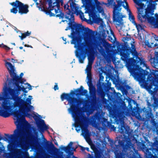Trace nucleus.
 I'll return each instance as SVG.
<instances>
[{"instance_id":"obj_1","label":"nucleus","mask_w":158,"mask_h":158,"mask_svg":"<svg viewBox=\"0 0 158 158\" xmlns=\"http://www.w3.org/2000/svg\"><path fill=\"white\" fill-rule=\"evenodd\" d=\"M131 45L130 47L127 42L121 45L120 51L121 59L134 78L142 84L149 93L153 94L158 90V73H149L140 66L147 67V64L143 59L138 56L135 45L131 43Z\"/></svg>"},{"instance_id":"obj_2","label":"nucleus","mask_w":158,"mask_h":158,"mask_svg":"<svg viewBox=\"0 0 158 158\" xmlns=\"http://www.w3.org/2000/svg\"><path fill=\"white\" fill-rule=\"evenodd\" d=\"M71 95L70 92L69 93H63L60 96L61 99L62 101L65 99L66 100L70 106L72 115L76 123L74 127L76 128V131L78 132L80 131V128L77 129V128L79 127L81 130L82 133L87 136L89 132V131L86 126L87 119L85 115L81 114L80 106L83 104L84 106L87 107L88 106V101L82 98H78Z\"/></svg>"},{"instance_id":"obj_3","label":"nucleus","mask_w":158,"mask_h":158,"mask_svg":"<svg viewBox=\"0 0 158 158\" xmlns=\"http://www.w3.org/2000/svg\"><path fill=\"white\" fill-rule=\"evenodd\" d=\"M15 92L14 89L12 88L2 94L8 99L2 102V108L0 106V116L5 118L8 117L10 116L8 113L9 111L14 109L15 107L16 108H20L23 101V99L22 98L23 95H17Z\"/></svg>"},{"instance_id":"obj_4","label":"nucleus","mask_w":158,"mask_h":158,"mask_svg":"<svg viewBox=\"0 0 158 158\" xmlns=\"http://www.w3.org/2000/svg\"><path fill=\"white\" fill-rule=\"evenodd\" d=\"M74 26L77 31L75 37L77 38L76 40H75L74 44V47L77 48L79 50V51L76 52L75 55L78 59L79 62L83 63L85 57L84 49L85 45L84 43H81V38L82 36L85 39L91 38L92 36L93 31L88 27H85L79 24L78 25Z\"/></svg>"},{"instance_id":"obj_5","label":"nucleus","mask_w":158,"mask_h":158,"mask_svg":"<svg viewBox=\"0 0 158 158\" xmlns=\"http://www.w3.org/2000/svg\"><path fill=\"white\" fill-rule=\"evenodd\" d=\"M107 3L103 4L106 5H108V6L113 4V20L114 22L115 23L117 27H119L123 25V18L124 17V16L121 13L122 6L129 12V19L131 21L132 23L135 22V18L134 15H132L130 10L129 9L128 3L127 1H122L121 0H116L117 4H116L114 0H107Z\"/></svg>"},{"instance_id":"obj_6","label":"nucleus","mask_w":158,"mask_h":158,"mask_svg":"<svg viewBox=\"0 0 158 158\" xmlns=\"http://www.w3.org/2000/svg\"><path fill=\"white\" fill-rule=\"evenodd\" d=\"M36 117H33L35 122V124L36 126L37 130L42 135V138L37 133L35 134V139L33 140L35 142L41 149H43L47 147V158H49V140L47 141L44 138L43 133L45 131L49 129L47 126L44 121L42 119L41 116L36 113Z\"/></svg>"},{"instance_id":"obj_7","label":"nucleus","mask_w":158,"mask_h":158,"mask_svg":"<svg viewBox=\"0 0 158 158\" xmlns=\"http://www.w3.org/2000/svg\"><path fill=\"white\" fill-rule=\"evenodd\" d=\"M28 97L29 98H27L25 97L23 98V101L21 105L20 106L19 109L18 108H16L13 113V116L16 118V120L14 123L16 127V128L15 130L14 133L18 131L21 136L23 134L22 127L23 123L20 118V117L22 114L25 115L26 117L29 118H31L32 116L31 114L30 113H27V112L29 110V109L25 105V104H26L27 106L31 104L32 97L31 95L29 96Z\"/></svg>"},{"instance_id":"obj_8","label":"nucleus","mask_w":158,"mask_h":158,"mask_svg":"<svg viewBox=\"0 0 158 158\" xmlns=\"http://www.w3.org/2000/svg\"><path fill=\"white\" fill-rule=\"evenodd\" d=\"M134 2L138 6L137 7V10L140 11L144 9L147 13H150L151 15H154L157 4L153 0H134Z\"/></svg>"},{"instance_id":"obj_9","label":"nucleus","mask_w":158,"mask_h":158,"mask_svg":"<svg viewBox=\"0 0 158 158\" xmlns=\"http://www.w3.org/2000/svg\"><path fill=\"white\" fill-rule=\"evenodd\" d=\"M113 118H114L115 122L118 127L119 132L122 134L127 135L129 136L131 134V132L130 130V127L127 125H125V122L123 119V117L121 113H113L112 114Z\"/></svg>"},{"instance_id":"obj_10","label":"nucleus","mask_w":158,"mask_h":158,"mask_svg":"<svg viewBox=\"0 0 158 158\" xmlns=\"http://www.w3.org/2000/svg\"><path fill=\"white\" fill-rule=\"evenodd\" d=\"M7 149L10 152H4L2 156V158H13V156L16 158H24V157L29 156L28 152L23 151L20 149L16 148L13 152L14 147L12 144H9L7 146Z\"/></svg>"},{"instance_id":"obj_11","label":"nucleus","mask_w":158,"mask_h":158,"mask_svg":"<svg viewBox=\"0 0 158 158\" xmlns=\"http://www.w3.org/2000/svg\"><path fill=\"white\" fill-rule=\"evenodd\" d=\"M4 61L5 62V66L8 71L11 78H9L8 74L6 75L7 79L4 84L2 94L12 88L15 82L11 74V72H14V71H15L14 66L11 63L8 62L6 60H5Z\"/></svg>"},{"instance_id":"obj_12","label":"nucleus","mask_w":158,"mask_h":158,"mask_svg":"<svg viewBox=\"0 0 158 158\" xmlns=\"http://www.w3.org/2000/svg\"><path fill=\"white\" fill-rule=\"evenodd\" d=\"M63 0H58L56 3L55 5H53V7L51 9V15L50 16H55L59 18L60 19L64 18V13L62 11L60 8V4L62 6L63 5Z\"/></svg>"},{"instance_id":"obj_13","label":"nucleus","mask_w":158,"mask_h":158,"mask_svg":"<svg viewBox=\"0 0 158 158\" xmlns=\"http://www.w3.org/2000/svg\"><path fill=\"white\" fill-rule=\"evenodd\" d=\"M87 77L88 80L87 82L89 87V93L90 97L91 98V101L93 103H95L97 101L96 96V89L95 86L92 83V75L91 72L87 73Z\"/></svg>"},{"instance_id":"obj_14","label":"nucleus","mask_w":158,"mask_h":158,"mask_svg":"<svg viewBox=\"0 0 158 158\" xmlns=\"http://www.w3.org/2000/svg\"><path fill=\"white\" fill-rule=\"evenodd\" d=\"M66 19L69 20V23H68L69 26L67 27L65 29V30L67 31L69 28H71L72 30V32L71 33V35H69V37L72 39V40L71 41V44H74L75 40L77 39V37H75L76 36V29L75 26L74 25H78V24H73V22L74 21V18H65Z\"/></svg>"},{"instance_id":"obj_15","label":"nucleus","mask_w":158,"mask_h":158,"mask_svg":"<svg viewBox=\"0 0 158 158\" xmlns=\"http://www.w3.org/2000/svg\"><path fill=\"white\" fill-rule=\"evenodd\" d=\"M118 143L119 145L121 146L123 148L121 152H123L126 154L124 156V158H139L136 156L134 154L132 156H130L129 155V151L130 150L129 149V146L127 144V142L124 139L121 140L119 139L118 141Z\"/></svg>"},{"instance_id":"obj_16","label":"nucleus","mask_w":158,"mask_h":158,"mask_svg":"<svg viewBox=\"0 0 158 158\" xmlns=\"http://www.w3.org/2000/svg\"><path fill=\"white\" fill-rule=\"evenodd\" d=\"M91 122L94 124H103V123H106L107 119L102 118V115L99 112H97L93 116L90 117Z\"/></svg>"},{"instance_id":"obj_17","label":"nucleus","mask_w":158,"mask_h":158,"mask_svg":"<svg viewBox=\"0 0 158 158\" xmlns=\"http://www.w3.org/2000/svg\"><path fill=\"white\" fill-rule=\"evenodd\" d=\"M143 111L145 113V117L147 121H150L157 130L158 124L155 121L154 116L152 112L151 109L149 110L144 108L143 109Z\"/></svg>"},{"instance_id":"obj_18","label":"nucleus","mask_w":158,"mask_h":158,"mask_svg":"<svg viewBox=\"0 0 158 158\" xmlns=\"http://www.w3.org/2000/svg\"><path fill=\"white\" fill-rule=\"evenodd\" d=\"M107 86L104 83H103L101 85V83H99L98 85L97 93L98 95L102 99H104L106 94L105 91L107 89Z\"/></svg>"},{"instance_id":"obj_19","label":"nucleus","mask_w":158,"mask_h":158,"mask_svg":"<svg viewBox=\"0 0 158 158\" xmlns=\"http://www.w3.org/2000/svg\"><path fill=\"white\" fill-rule=\"evenodd\" d=\"M40 4L36 2V6L39 8V10L41 11L44 12L47 15H49V8H48L47 4H45V2L42 0L40 1Z\"/></svg>"},{"instance_id":"obj_20","label":"nucleus","mask_w":158,"mask_h":158,"mask_svg":"<svg viewBox=\"0 0 158 158\" xmlns=\"http://www.w3.org/2000/svg\"><path fill=\"white\" fill-rule=\"evenodd\" d=\"M88 91L86 89H84L82 86H80L79 88L75 90V91L72 90L70 92V94L72 96L76 95L77 96H86L87 95Z\"/></svg>"},{"instance_id":"obj_21","label":"nucleus","mask_w":158,"mask_h":158,"mask_svg":"<svg viewBox=\"0 0 158 158\" xmlns=\"http://www.w3.org/2000/svg\"><path fill=\"white\" fill-rule=\"evenodd\" d=\"M18 3L19 13L20 15L25 14L29 12L28 9L29 6L27 5H24L19 1L16 0V2Z\"/></svg>"},{"instance_id":"obj_22","label":"nucleus","mask_w":158,"mask_h":158,"mask_svg":"<svg viewBox=\"0 0 158 158\" xmlns=\"http://www.w3.org/2000/svg\"><path fill=\"white\" fill-rule=\"evenodd\" d=\"M144 10V9L143 10L141 9L140 11L138 10L137 19L141 23L146 21L147 20H148L149 14L150 15V13H147L146 11L145 10V14L143 15V14Z\"/></svg>"},{"instance_id":"obj_23","label":"nucleus","mask_w":158,"mask_h":158,"mask_svg":"<svg viewBox=\"0 0 158 158\" xmlns=\"http://www.w3.org/2000/svg\"><path fill=\"white\" fill-rule=\"evenodd\" d=\"M27 88V87L25 88L22 85H14L12 87V88L14 89V91L17 95L20 94L21 91L23 92L24 93H27L28 91L26 90Z\"/></svg>"},{"instance_id":"obj_24","label":"nucleus","mask_w":158,"mask_h":158,"mask_svg":"<svg viewBox=\"0 0 158 158\" xmlns=\"http://www.w3.org/2000/svg\"><path fill=\"white\" fill-rule=\"evenodd\" d=\"M62 151H60L59 149L56 148L52 143V140H50V154L51 153L53 154L54 158H57L58 154H60Z\"/></svg>"},{"instance_id":"obj_25","label":"nucleus","mask_w":158,"mask_h":158,"mask_svg":"<svg viewBox=\"0 0 158 158\" xmlns=\"http://www.w3.org/2000/svg\"><path fill=\"white\" fill-rule=\"evenodd\" d=\"M147 45L149 48L155 47L158 48V36L155 35L153 38H152L149 42L148 43Z\"/></svg>"},{"instance_id":"obj_26","label":"nucleus","mask_w":158,"mask_h":158,"mask_svg":"<svg viewBox=\"0 0 158 158\" xmlns=\"http://www.w3.org/2000/svg\"><path fill=\"white\" fill-rule=\"evenodd\" d=\"M64 7L65 12L64 18L73 19V18H74V15H73V13L71 12L70 9L69 8V6L68 3L64 5Z\"/></svg>"},{"instance_id":"obj_27","label":"nucleus","mask_w":158,"mask_h":158,"mask_svg":"<svg viewBox=\"0 0 158 158\" xmlns=\"http://www.w3.org/2000/svg\"><path fill=\"white\" fill-rule=\"evenodd\" d=\"M83 4L85 5V7L86 9L91 7L92 9L95 8V6L93 0H82Z\"/></svg>"},{"instance_id":"obj_28","label":"nucleus","mask_w":158,"mask_h":158,"mask_svg":"<svg viewBox=\"0 0 158 158\" xmlns=\"http://www.w3.org/2000/svg\"><path fill=\"white\" fill-rule=\"evenodd\" d=\"M71 12L73 13V15H74V14H76L77 12H78L79 10L78 9L79 8L77 4L73 1L69 2Z\"/></svg>"},{"instance_id":"obj_29","label":"nucleus","mask_w":158,"mask_h":158,"mask_svg":"<svg viewBox=\"0 0 158 158\" xmlns=\"http://www.w3.org/2000/svg\"><path fill=\"white\" fill-rule=\"evenodd\" d=\"M155 152L154 150V148L152 147L149 149H147L145 153L146 158H154L153 153H154Z\"/></svg>"},{"instance_id":"obj_30","label":"nucleus","mask_w":158,"mask_h":158,"mask_svg":"<svg viewBox=\"0 0 158 158\" xmlns=\"http://www.w3.org/2000/svg\"><path fill=\"white\" fill-rule=\"evenodd\" d=\"M15 71H14V72H11V76L15 81H16V82L18 83H19V79H21L22 78L24 74L23 73H21L20 75V76H19L15 73Z\"/></svg>"},{"instance_id":"obj_31","label":"nucleus","mask_w":158,"mask_h":158,"mask_svg":"<svg viewBox=\"0 0 158 158\" xmlns=\"http://www.w3.org/2000/svg\"><path fill=\"white\" fill-rule=\"evenodd\" d=\"M94 152V157L89 154L88 158H102V153L100 150L96 149Z\"/></svg>"},{"instance_id":"obj_32","label":"nucleus","mask_w":158,"mask_h":158,"mask_svg":"<svg viewBox=\"0 0 158 158\" xmlns=\"http://www.w3.org/2000/svg\"><path fill=\"white\" fill-rule=\"evenodd\" d=\"M10 4L13 6V7L10 10V12L16 14L18 12L17 9L18 8V3L16 2V0L15 2L10 3Z\"/></svg>"},{"instance_id":"obj_33","label":"nucleus","mask_w":158,"mask_h":158,"mask_svg":"<svg viewBox=\"0 0 158 158\" xmlns=\"http://www.w3.org/2000/svg\"><path fill=\"white\" fill-rule=\"evenodd\" d=\"M152 16L149 15L148 19V22L151 24L154 25L156 27H158L157 24H156L155 18Z\"/></svg>"},{"instance_id":"obj_34","label":"nucleus","mask_w":158,"mask_h":158,"mask_svg":"<svg viewBox=\"0 0 158 158\" xmlns=\"http://www.w3.org/2000/svg\"><path fill=\"white\" fill-rule=\"evenodd\" d=\"M115 158H124L126 154L123 152H121L120 151L116 150L114 152Z\"/></svg>"},{"instance_id":"obj_35","label":"nucleus","mask_w":158,"mask_h":158,"mask_svg":"<svg viewBox=\"0 0 158 158\" xmlns=\"http://www.w3.org/2000/svg\"><path fill=\"white\" fill-rule=\"evenodd\" d=\"M100 3L96 5L95 8H96L97 11L99 13H103L104 12V10L103 9L100 5Z\"/></svg>"},{"instance_id":"obj_36","label":"nucleus","mask_w":158,"mask_h":158,"mask_svg":"<svg viewBox=\"0 0 158 158\" xmlns=\"http://www.w3.org/2000/svg\"><path fill=\"white\" fill-rule=\"evenodd\" d=\"M77 15H79L80 18L81 20L83 21H85L86 20V19L85 18L84 13L81 10H79L78 12H77L76 14Z\"/></svg>"},{"instance_id":"obj_37","label":"nucleus","mask_w":158,"mask_h":158,"mask_svg":"<svg viewBox=\"0 0 158 158\" xmlns=\"http://www.w3.org/2000/svg\"><path fill=\"white\" fill-rule=\"evenodd\" d=\"M157 59L152 60V66L155 68L158 69V61Z\"/></svg>"},{"instance_id":"obj_38","label":"nucleus","mask_w":158,"mask_h":158,"mask_svg":"<svg viewBox=\"0 0 158 158\" xmlns=\"http://www.w3.org/2000/svg\"><path fill=\"white\" fill-rule=\"evenodd\" d=\"M20 81V82L19 83H17L16 81H15V83L14 84V85H23V84H24L26 85V83H24V82H25L26 81V80L25 79L22 78L21 79H19Z\"/></svg>"},{"instance_id":"obj_39","label":"nucleus","mask_w":158,"mask_h":158,"mask_svg":"<svg viewBox=\"0 0 158 158\" xmlns=\"http://www.w3.org/2000/svg\"><path fill=\"white\" fill-rule=\"evenodd\" d=\"M17 146L20 147L22 150L25 149L24 142L23 141H20L18 144Z\"/></svg>"},{"instance_id":"obj_40","label":"nucleus","mask_w":158,"mask_h":158,"mask_svg":"<svg viewBox=\"0 0 158 158\" xmlns=\"http://www.w3.org/2000/svg\"><path fill=\"white\" fill-rule=\"evenodd\" d=\"M133 24L135 26L138 32L140 30H141L143 29L142 26L141 24H137L136 23V22H134V23H133Z\"/></svg>"},{"instance_id":"obj_41","label":"nucleus","mask_w":158,"mask_h":158,"mask_svg":"<svg viewBox=\"0 0 158 158\" xmlns=\"http://www.w3.org/2000/svg\"><path fill=\"white\" fill-rule=\"evenodd\" d=\"M92 62H89V64L87 65L86 69V71L87 73L91 72Z\"/></svg>"},{"instance_id":"obj_42","label":"nucleus","mask_w":158,"mask_h":158,"mask_svg":"<svg viewBox=\"0 0 158 158\" xmlns=\"http://www.w3.org/2000/svg\"><path fill=\"white\" fill-rule=\"evenodd\" d=\"M58 0H50V14H51V9L53 7V5H55L56 3Z\"/></svg>"},{"instance_id":"obj_43","label":"nucleus","mask_w":158,"mask_h":158,"mask_svg":"<svg viewBox=\"0 0 158 158\" xmlns=\"http://www.w3.org/2000/svg\"><path fill=\"white\" fill-rule=\"evenodd\" d=\"M154 59H157L156 60L158 61V52H156L153 58H152L151 57L150 59L149 60V61L150 62L151 65L152 62V60H153Z\"/></svg>"},{"instance_id":"obj_44","label":"nucleus","mask_w":158,"mask_h":158,"mask_svg":"<svg viewBox=\"0 0 158 158\" xmlns=\"http://www.w3.org/2000/svg\"><path fill=\"white\" fill-rule=\"evenodd\" d=\"M99 46L100 49L99 50V51L102 55H103L104 54H105V51L102 46Z\"/></svg>"},{"instance_id":"obj_45","label":"nucleus","mask_w":158,"mask_h":158,"mask_svg":"<svg viewBox=\"0 0 158 158\" xmlns=\"http://www.w3.org/2000/svg\"><path fill=\"white\" fill-rule=\"evenodd\" d=\"M3 97L6 98V97H4L2 95V94L0 93V101H2L3 102L4 101H6V100H4L3 99ZM2 103L1 104V105L2 104ZM0 106L1 107V108H2V105H1V106Z\"/></svg>"},{"instance_id":"obj_46","label":"nucleus","mask_w":158,"mask_h":158,"mask_svg":"<svg viewBox=\"0 0 158 158\" xmlns=\"http://www.w3.org/2000/svg\"><path fill=\"white\" fill-rule=\"evenodd\" d=\"M110 45V44L108 42H106V41H104L103 43V46L105 48L106 47H109Z\"/></svg>"},{"instance_id":"obj_47","label":"nucleus","mask_w":158,"mask_h":158,"mask_svg":"<svg viewBox=\"0 0 158 158\" xmlns=\"http://www.w3.org/2000/svg\"><path fill=\"white\" fill-rule=\"evenodd\" d=\"M50 138H51V139H50V140H52V142H53L57 146H58V144L56 140L55 139H53L51 136L50 135Z\"/></svg>"},{"instance_id":"obj_48","label":"nucleus","mask_w":158,"mask_h":158,"mask_svg":"<svg viewBox=\"0 0 158 158\" xmlns=\"http://www.w3.org/2000/svg\"><path fill=\"white\" fill-rule=\"evenodd\" d=\"M104 78V77L103 76L102 74V73H100L99 74V81L100 82L101 81H103Z\"/></svg>"},{"instance_id":"obj_49","label":"nucleus","mask_w":158,"mask_h":158,"mask_svg":"<svg viewBox=\"0 0 158 158\" xmlns=\"http://www.w3.org/2000/svg\"><path fill=\"white\" fill-rule=\"evenodd\" d=\"M28 107H27L28 108H29V110H28L27 113H29V112L30 111V110H33L34 109V107L31 105V104L30 105H27Z\"/></svg>"},{"instance_id":"obj_50","label":"nucleus","mask_w":158,"mask_h":158,"mask_svg":"<svg viewBox=\"0 0 158 158\" xmlns=\"http://www.w3.org/2000/svg\"><path fill=\"white\" fill-rule=\"evenodd\" d=\"M32 130L33 131H31V134L32 135H34V132L35 131L36 129H35V127L34 126L32 127ZM28 135H29L31 134V133H28Z\"/></svg>"},{"instance_id":"obj_51","label":"nucleus","mask_w":158,"mask_h":158,"mask_svg":"<svg viewBox=\"0 0 158 158\" xmlns=\"http://www.w3.org/2000/svg\"><path fill=\"white\" fill-rule=\"evenodd\" d=\"M155 16L156 18V24H157V27H158V14L156 13L155 14Z\"/></svg>"},{"instance_id":"obj_52","label":"nucleus","mask_w":158,"mask_h":158,"mask_svg":"<svg viewBox=\"0 0 158 158\" xmlns=\"http://www.w3.org/2000/svg\"><path fill=\"white\" fill-rule=\"evenodd\" d=\"M26 85H27L28 87V89L29 90H31L32 89V86L29 83H27Z\"/></svg>"},{"instance_id":"obj_53","label":"nucleus","mask_w":158,"mask_h":158,"mask_svg":"<svg viewBox=\"0 0 158 158\" xmlns=\"http://www.w3.org/2000/svg\"><path fill=\"white\" fill-rule=\"evenodd\" d=\"M56 85H54V89L55 90H58L59 88L57 83H56Z\"/></svg>"},{"instance_id":"obj_54","label":"nucleus","mask_w":158,"mask_h":158,"mask_svg":"<svg viewBox=\"0 0 158 158\" xmlns=\"http://www.w3.org/2000/svg\"><path fill=\"white\" fill-rule=\"evenodd\" d=\"M31 34V32H29L28 31H27V32H25L24 33V35L26 36H28Z\"/></svg>"},{"instance_id":"obj_55","label":"nucleus","mask_w":158,"mask_h":158,"mask_svg":"<svg viewBox=\"0 0 158 158\" xmlns=\"http://www.w3.org/2000/svg\"><path fill=\"white\" fill-rule=\"evenodd\" d=\"M91 148L93 150L94 152L95 151L96 149H97L94 145L91 146Z\"/></svg>"},{"instance_id":"obj_56","label":"nucleus","mask_w":158,"mask_h":158,"mask_svg":"<svg viewBox=\"0 0 158 158\" xmlns=\"http://www.w3.org/2000/svg\"><path fill=\"white\" fill-rule=\"evenodd\" d=\"M94 4L95 5L100 3V2L98 1V0H94Z\"/></svg>"},{"instance_id":"obj_57","label":"nucleus","mask_w":158,"mask_h":158,"mask_svg":"<svg viewBox=\"0 0 158 158\" xmlns=\"http://www.w3.org/2000/svg\"><path fill=\"white\" fill-rule=\"evenodd\" d=\"M6 45L4 44H3L2 43V44H0V47L2 48H4V47H5Z\"/></svg>"},{"instance_id":"obj_58","label":"nucleus","mask_w":158,"mask_h":158,"mask_svg":"<svg viewBox=\"0 0 158 158\" xmlns=\"http://www.w3.org/2000/svg\"><path fill=\"white\" fill-rule=\"evenodd\" d=\"M4 48L7 51H9L10 49V48L9 47H8L6 45L5 47H4Z\"/></svg>"},{"instance_id":"obj_59","label":"nucleus","mask_w":158,"mask_h":158,"mask_svg":"<svg viewBox=\"0 0 158 158\" xmlns=\"http://www.w3.org/2000/svg\"><path fill=\"white\" fill-rule=\"evenodd\" d=\"M154 102L156 105H158V99H156L154 100Z\"/></svg>"},{"instance_id":"obj_60","label":"nucleus","mask_w":158,"mask_h":158,"mask_svg":"<svg viewBox=\"0 0 158 158\" xmlns=\"http://www.w3.org/2000/svg\"><path fill=\"white\" fill-rule=\"evenodd\" d=\"M11 60H13V62H14V63H15V62H17V63H18V62H17V60H15L13 58H12L11 59Z\"/></svg>"},{"instance_id":"obj_61","label":"nucleus","mask_w":158,"mask_h":158,"mask_svg":"<svg viewBox=\"0 0 158 158\" xmlns=\"http://www.w3.org/2000/svg\"><path fill=\"white\" fill-rule=\"evenodd\" d=\"M80 147H81V150L82 151H84L85 149V148L81 146H80Z\"/></svg>"},{"instance_id":"obj_62","label":"nucleus","mask_w":158,"mask_h":158,"mask_svg":"<svg viewBox=\"0 0 158 158\" xmlns=\"http://www.w3.org/2000/svg\"><path fill=\"white\" fill-rule=\"evenodd\" d=\"M62 39L64 41H65V42L64 43V44H66V43H67V42L66 41V38H64V37H62Z\"/></svg>"},{"instance_id":"obj_63","label":"nucleus","mask_w":158,"mask_h":158,"mask_svg":"<svg viewBox=\"0 0 158 158\" xmlns=\"http://www.w3.org/2000/svg\"><path fill=\"white\" fill-rule=\"evenodd\" d=\"M85 45L88 47H89V44L88 42H86L85 43Z\"/></svg>"},{"instance_id":"obj_64","label":"nucleus","mask_w":158,"mask_h":158,"mask_svg":"<svg viewBox=\"0 0 158 158\" xmlns=\"http://www.w3.org/2000/svg\"><path fill=\"white\" fill-rule=\"evenodd\" d=\"M19 37H20V38L22 40H23L24 39V38L22 36L19 35Z\"/></svg>"}]
</instances>
